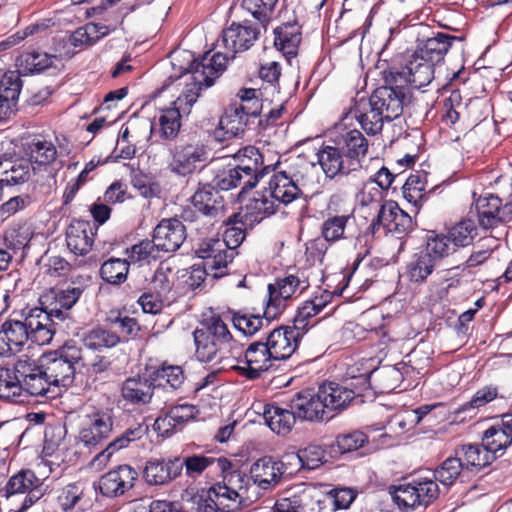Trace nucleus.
<instances>
[{
    "mask_svg": "<svg viewBox=\"0 0 512 512\" xmlns=\"http://www.w3.org/2000/svg\"><path fill=\"white\" fill-rule=\"evenodd\" d=\"M209 159V151L205 145H187L176 151L170 163L171 171L186 176L193 173L198 164L205 163Z\"/></svg>",
    "mask_w": 512,
    "mask_h": 512,
    "instance_id": "obj_29",
    "label": "nucleus"
},
{
    "mask_svg": "<svg viewBox=\"0 0 512 512\" xmlns=\"http://www.w3.org/2000/svg\"><path fill=\"white\" fill-rule=\"evenodd\" d=\"M152 236L162 252L173 253L186 239V226L176 218H164L156 225Z\"/></svg>",
    "mask_w": 512,
    "mask_h": 512,
    "instance_id": "obj_23",
    "label": "nucleus"
},
{
    "mask_svg": "<svg viewBox=\"0 0 512 512\" xmlns=\"http://www.w3.org/2000/svg\"><path fill=\"white\" fill-rule=\"evenodd\" d=\"M434 67L435 64L423 61L414 53L404 67L398 68V74L408 82V91L412 92V89H420L431 83L434 78Z\"/></svg>",
    "mask_w": 512,
    "mask_h": 512,
    "instance_id": "obj_32",
    "label": "nucleus"
},
{
    "mask_svg": "<svg viewBox=\"0 0 512 512\" xmlns=\"http://www.w3.org/2000/svg\"><path fill=\"white\" fill-rule=\"evenodd\" d=\"M114 409L111 407H93L91 412L84 416L78 438L88 448H96L105 442L113 431Z\"/></svg>",
    "mask_w": 512,
    "mask_h": 512,
    "instance_id": "obj_7",
    "label": "nucleus"
},
{
    "mask_svg": "<svg viewBox=\"0 0 512 512\" xmlns=\"http://www.w3.org/2000/svg\"><path fill=\"white\" fill-rule=\"evenodd\" d=\"M353 220V213H327V215L323 217V221L320 224V237L330 245H334L341 240L349 239L351 237V235L348 234L349 226Z\"/></svg>",
    "mask_w": 512,
    "mask_h": 512,
    "instance_id": "obj_35",
    "label": "nucleus"
},
{
    "mask_svg": "<svg viewBox=\"0 0 512 512\" xmlns=\"http://www.w3.org/2000/svg\"><path fill=\"white\" fill-rule=\"evenodd\" d=\"M31 163L24 159H5L0 161V194L3 197V185L14 186L26 183L31 177Z\"/></svg>",
    "mask_w": 512,
    "mask_h": 512,
    "instance_id": "obj_42",
    "label": "nucleus"
},
{
    "mask_svg": "<svg viewBox=\"0 0 512 512\" xmlns=\"http://www.w3.org/2000/svg\"><path fill=\"white\" fill-rule=\"evenodd\" d=\"M288 406L294 409L298 419L302 421L317 422L331 418L319 397L318 390L305 389L297 392L288 402Z\"/></svg>",
    "mask_w": 512,
    "mask_h": 512,
    "instance_id": "obj_19",
    "label": "nucleus"
},
{
    "mask_svg": "<svg viewBox=\"0 0 512 512\" xmlns=\"http://www.w3.org/2000/svg\"><path fill=\"white\" fill-rule=\"evenodd\" d=\"M274 288L278 295H282L289 301L296 295H300L309 287L307 279H301L298 275L287 274L283 277H277L273 283L268 284Z\"/></svg>",
    "mask_w": 512,
    "mask_h": 512,
    "instance_id": "obj_61",
    "label": "nucleus"
},
{
    "mask_svg": "<svg viewBox=\"0 0 512 512\" xmlns=\"http://www.w3.org/2000/svg\"><path fill=\"white\" fill-rule=\"evenodd\" d=\"M303 336L291 325L274 328L266 337L265 344L269 347L277 361L289 359L297 350Z\"/></svg>",
    "mask_w": 512,
    "mask_h": 512,
    "instance_id": "obj_21",
    "label": "nucleus"
},
{
    "mask_svg": "<svg viewBox=\"0 0 512 512\" xmlns=\"http://www.w3.org/2000/svg\"><path fill=\"white\" fill-rule=\"evenodd\" d=\"M98 226L90 220L72 219L65 229L68 250L75 256H86L95 242Z\"/></svg>",
    "mask_w": 512,
    "mask_h": 512,
    "instance_id": "obj_16",
    "label": "nucleus"
},
{
    "mask_svg": "<svg viewBox=\"0 0 512 512\" xmlns=\"http://www.w3.org/2000/svg\"><path fill=\"white\" fill-rule=\"evenodd\" d=\"M260 34V25L244 20L242 23L232 22L225 28L221 40L224 47L232 53L231 58H234L236 53L250 49Z\"/></svg>",
    "mask_w": 512,
    "mask_h": 512,
    "instance_id": "obj_15",
    "label": "nucleus"
},
{
    "mask_svg": "<svg viewBox=\"0 0 512 512\" xmlns=\"http://www.w3.org/2000/svg\"><path fill=\"white\" fill-rule=\"evenodd\" d=\"M234 166L243 175L246 188H254L264 176L269 174L271 164H264V157L258 148L246 146L234 156Z\"/></svg>",
    "mask_w": 512,
    "mask_h": 512,
    "instance_id": "obj_13",
    "label": "nucleus"
},
{
    "mask_svg": "<svg viewBox=\"0 0 512 512\" xmlns=\"http://www.w3.org/2000/svg\"><path fill=\"white\" fill-rule=\"evenodd\" d=\"M217 480L208 489L209 500L216 502L224 512H235L255 502L258 491H251L247 474L239 469L230 468L220 472Z\"/></svg>",
    "mask_w": 512,
    "mask_h": 512,
    "instance_id": "obj_5",
    "label": "nucleus"
},
{
    "mask_svg": "<svg viewBox=\"0 0 512 512\" xmlns=\"http://www.w3.org/2000/svg\"><path fill=\"white\" fill-rule=\"evenodd\" d=\"M203 260L204 267L211 277L218 279L228 274V265L232 263L237 251L230 250L220 239H210L203 242L196 251Z\"/></svg>",
    "mask_w": 512,
    "mask_h": 512,
    "instance_id": "obj_12",
    "label": "nucleus"
},
{
    "mask_svg": "<svg viewBox=\"0 0 512 512\" xmlns=\"http://www.w3.org/2000/svg\"><path fill=\"white\" fill-rule=\"evenodd\" d=\"M270 173L272 175L268 182V187L265 189L268 191L269 196L273 198L279 206H287L302 197L303 193L299 188V185L281 170L273 169L272 166L269 169V174Z\"/></svg>",
    "mask_w": 512,
    "mask_h": 512,
    "instance_id": "obj_25",
    "label": "nucleus"
},
{
    "mask_svg": "<svg viewBox=\"0 0 512 512\" xmlns=\"http://www.w3.org/2000/svg\"><path fill=\"white\" fill-rule=\"evenodd\" d=\"M471 212L475 211L478 224L481 228L494 229L501 224L512 221V203H503L502 199L492 193L475 197Z\"/></svg>",
    "mask_w": 512,
    "mask_h": 512,
    "instance_id": "obj_9",
    "label": "nucleus"
},
{
    "mask_svg": "<svg viewBox=\"0 0 512 512\" xmlns=\"http://www.w3.org/2000/svg\"><path fill=\"white\" fill-rule=\"evenodd\" d=\"M231 57L221 52L205 53L196 58L190 51L175 52L171 64L180 76L190 74L191 83L186 84L183 91L185 102L192 105L196 102L203 88L211 87L215 80L226 70Z\"/></svg>",
    "mask_w": 512,
    "mask_h": 512,
    "instance_id": "obj_4",
    "label": "nucleus"
},
{
    "mask_svg": "<svg viewBox=\"0 0 512 512\" xmlns=\"http://www.w3.org/2000/svg\"><path fill=\"white\" fill-rule=\"evenodd\" d=\"M357 380L351 382L352 388L341 385L334 381H325L318 386L319 397H321L327 414L329 412H341L354 401L358 402L362 397V390L355 387ZM362 402V399H360Z\"/></svg>",
    "mask_w": 512,
    "mask_h": 512,
    "instance_id": "obj_14",
    "label": "nucleus"
},
{
    "mask_svg": "<svg viewBox=\"0 0 512 512\" xmlns=\"http://www.w3.org/2000/svg\"><path fill=\"white\" fill-rule=\"evenodd\" d=\"M214 467L215 471L225 472L232 468V462L225 457H211L206 455H191L181 460V471L190 478L200 476L207 468Z\"/></svg>",
    "mask_w": 512,
    "mask_h": 512,
    "instance_id": "obj_44",
    "label": "nucleus"
},
{
    "mask_svg": "<svg viewBox=\"0 0 512 512\" xmlns=\"http://www.w3.org/2000/svg\"><path fill=\"white\" fill-rule=\"evenodd\" d=\"M267 297L263 302V317L266 319V326L272 321L277 320L288 307L289 300L278 295L274 288L267 286Z\"/></svg>",
    "mask_w": 512,
    "mask_h": 512,
    "instance_id": "obj_64",
    "label": "nucleus"
},
{
    "mask_svg": "<svg viewBox=\"0 0 512 512\" xmlns=\"http://www.w3.org/2000/svg\"><path fill=\"white\" fill-rule=\"evenodd\" d=\"M138 472L130 465L123 464L108 471L99 479V489L103 496L118 497L132 489Z\"/></svg>",
    "mask_w": 512,
    "mask_h": 512,
    "instance_id": "obj_20",
    "label": "nucleus"
},
{
    "mask_svg": "<svg viewBox=\"0 0 512 512\" xmlns=\"http://www.w3.org/2000/svg\"><path fill=\"white\" fill-rule=\"evenodd\" d=\"M130 262L125 258L110 257L99 269L100 278L113 286H120L127 280Z\"/></svg>",
    "mask_w": 512,
    "mask_h": 512,
    "instance_id": "obj_54",
    "label": "nucleus"
},
{
    "mask_svg": "<svg viewBox=\"0 0 512 512\" xmlns=\"http://www.w3.org/2000/svg\"><path fill=\"white\" fill-rule=\"evenodd\" d=\"M340 149L348 161L347 169L356 171L362 167V161L368 151V141L360 130H349L343 138Z\"/></svg>",
    "mask_w": 512,
    "mask_h": 512,
    "instance_id": "obj_38",
    "label": "nucleus"
},
{
    "mask_svg": "<svg viewBox=\"0 0 512 512\" xmlns=\"http://www.w3.org/2000/svg\"><path fill=\"white\" fill-rule=\"evenodd\" d=\"M429 257L437 264L440 260L453 254L456 249L447 234L430 231L426 238L424 249Z\"/></svg>",
    "mask_w": 512,
    "mask_h": 512,
    "instance_id": "obj_56",
    "label": "nucleus"
},
{
    "mask_svg": "<svg viewBox=\"0 0 512 512\" xmlns=\"http://www.w3.org/2000/svg\"><path fill=\"white\" fill-rule=\"evenodd\" d=\"M233 326L244 335L252 336L266 326L263 314L254 313L247 308L240 310L228 309Z\"/></svg>",
    "mask_w": 512,
    "mask_h": 512,
    "instance_id": "obj_52",
    "label": "nucleus"
},
{
    "mask_svg": "<svg viewBox=\"0 0 512 512\" xmlns=\"http://www.w3.org/2000/svg\"><path fill=\"white\" fill-rule=\"evenodd\" d=\"M273 164V169H279L298 185H305L310 182L316 172V166L309 161L305 155H293L282 159L281 157Z\"/></svg>",
    "mask_w": 512,
    "mask_h": 512,
    "instance_id": "obj_30",
    "label": "nucleus"
},
{
    "mask_svg": "<svg viewBox=\"0 0 512 512\" xmlns=\"http://www.w3.org/2000/svg\"><path fill=\"white\" fill-rule=\"evenodd\" d=\"M154 382L149 376L128 377L120 388L122 399L134 407H143L151 403L154 395Z\"/></svg>",
    "mask_w": 512,
    "mask_h": 512,
    "instance_id": "obj_24",
    "label": "nucleus"
},
{
    "mask_svg": "<svg viewBox=\"0 0 512 512\" xmlns=\"http://www.w3.org/2000/svg\"><path fill=\"white\" fill-rule=\"evenodd\" d=\"M446 234L457 250L473 243L477 236V227L473 220L463 219L450 227Z\"/></svg>",
    "mask_w": 512,
    "mask_h": 512,
    "instance_id": "obj_58",
    "label": "nucleus"
},
{
    "mask_svg": "<svg viewBox=\"0 0 512 512\" xmlns=\"http://www.w3.org/2000/svg\"><path fill=\"white\" fill-rule=\"evenodd\" d=\"M383 84L377 87L366 101L372 125L382 128L395 120H400L404 107L410 104L412 92L408 91L407 81L398 74L397 67L381 71Z\"/></svg>",
    "mask_w": 512,
    "mask_h": 512,
    "instance_id": "obj_3",
    "label": "nucleus"
},
{
    "mask_svg": "<svg viewBox=\"0 0 512 512\" xmlns=\"http://www.w3.org/2000/svg\"><path fill=\"white\" fill-rule=\"evenodd\" d=\"M287 464L295 469V473L301 468L314 470L324 463L325 450L320 445L310 444L297 453L285 454Z\"/></svg>",
    "mask_w": 512,
    "mask_h": 512,
    "instance_id": "obj_47",
    "label": "nucleus"
},
{
    "mask_svg": "<svg viewBox=\"0 0 512 512\" xmlns=\"http://www.w3.org/2000/svg\"><path fill=\"white\" fill-rule=\"evenodd\" d=\"M42 364L46 370V377L51 385L57 387H70L75 380L76 367L62 360L53 353L42 358Z\"/></svg>",
    "mask_w": 512,
    "mask_h": 512,
    "instance_id": "obj_41",
    "label": "nucleus"
},
{
    "mask_svg": "<svg viewBox=\"0 0 512 512\" xmlns=\"http://www.w3.org/2000/svg\"><path fill=\"white\" fill-rule=\"evenodd\" d=\"M45 492L43 479L31 469H21L8 479L4 488L0 490V496L8 499L14 495L26 494L19 509L23 512L37 503Z\"/></svg>",
    "mask_w": 512,
    "mask_h": 512,
    "instance_id": "obj_8",
    "label": "nucleus"
},
{
    "mask_svg": "<svg viewBox=\"0 0 512 512\" xmlns=\"http://www.w3.org/2000/svg\"><path fill=\"white\" fill-rule=\"evenodd\" d=\"M181 475V459H150L146 462L143 477L149 485H165Z\"/></svg>",
    "mask_w": 512,
    "mask_h": 512,
    "instance_id": "obj_27",
    "label": "nucleus"
},
{
    "mask_svg": "<svg viewBox=\"0 0 512 512\" xmlns=\"http://www.w3.org/2000/svg\"><path fill=\"white\" fill-rule=\"evenodd\" d=\"M265 424L277 435H288L298 419L294 409L282 407L276 403H267L263 408Z\"/></svg>",
    "mask_w": 512,
    "mask_h": 512,
    "instance_id": "obj_34",
    "label": "nucleus"
},
{
    "mask_svg": "<svg viewBox=\"0 0 512 512\" xmlns=\"http://www.w3.org/2000/svg\"><path fill=\"white\" fill-rule=\"evenodd\" d=\"M436 263L428 253L420 250L414 253L406 264L405 276L414 284H422L433 273Z\"/></svg>",
    "mask_w": 512,
    "mask_h": 512,
    "instance_id": "obj_51",
    "label": "nucleus"
},
{
    "mask_svg": "<svg viewBox=\"0 0 512 512\" xmlns=\"http://www.w3.org/2000/svg\"><path fill=\"white\" fill-rule=\"evenodd\" d=\"M241 101L245 104L230 107L226 110L224 117H221L217 128H224V125L237 123L240 125H250L258 119L261 109V103L256 96V90L253 88L242 89L239 93Z\"/></svg>",
    "mask_w": 512,
    "mask_h": 512,
    "instance_id": "obj_17",
    "label": "nucleus"
},
{
    "mask_svg": "<svg viewBox=\"0 0 512 512\" xmlns=\"http://www.w3.org/2000/svg\"><path fill=\"white\" fill-rule=\"evenodd\" d=\"M481 443L496 460L512 444V430L502 418L483 432Z\"/></svg>",
    "mask_w": 512,
    "mask_h": 512,
    "instance_id": "obj_37",
    "label": "nucleus"
},
{
    "mask_svg": "<svg viewBox=\"0 0 512 512\" xmlns=\"http://www.w3.org/2000/svg\"><path fill=\"white\" fill-rule=\"evenodd\" d=\"M74 55L73 51H60L55 49L54 54H49L40 51H26L21 53L16 59L17 71L16 74L21 76H28L40 74L48 69L56 68L53 60L69 59Z\"/></svg>",
    "mask_w": 512,
    "mask_h": 512,
    "instance_id": "obj_18",
    "label": "nucleus"
},
{
    "mask_svg": "<svg viewBox=\"0 0 512 512\" xmlns=\"http://www.w3.org/2000/svg\"><path fill=\"white\" fill-rule=\"evenodd\" d=\"M32 236L33 232L29 225L16 224L4 232V245L16 253L29 244Z\"/></svg>",
    "mask_w": 512,
    "mask_h": 512,
    "instance_id": "obj_63",
    "label": "nucleus"
},
{
    "mask_svg": "<svg viewBox=\"0 0 512 512\" xmlns=\"http://www.w3.org/2000/svg\"><path fill=\"white\" fill-rule=\"evenodd\" d=\"M85 483L73 482L58 491L57 503L64 512L77 509L85 511L90 506V500L85 495Z\"/></svg>",
    "mask_w": 512,
    "mask_h": 512,
    "instance_id": "obj_46",
    "label": "nucleus"
},
{
    "mask_svg": "<svg viewBox=\"0 0 512 512\" xmlns=\"http://www.w3.org/2000/svg\"><path fill=\"white\" fill-rule=\"evenodd\" d=\"M52 316L62 318L63 313L60 309L47 312L43 308L33 307L22 311V319H7L0 330V354L18 353L28 340L37 345L49 344L55 334Z\"/></svg>",
    "mask_w": 512,
    "mask_h": 512,
    "instance_id": "obj_1",
    "label": "nucleus"
},
{
    "mask_svg": "<svg viewBox=\"0 0 512 512\" xmlns=\"http://www.w3.org/2000/svg\"><path fill=\"white\" fill-rule=\"evenodd\" d=\"M331 294L328 291L314 296L312 299L304 301L296 311L292 320V328L304 336L316 322L313 320L330 303Z\"/></svg>",
    "mask_w": 512,
    "mask_h": 512,
    "instance_id": "obj_26",
    "label": "nucleus"
},
{
    "mask_svg": "<svg viewBox=\"0 0 512 512\" xmlns=\"http://www.w3.org/2000/svg\"><path fill=\"white\" fill-rule=\"evenodd\" d=\"M212 183L219 191H228L238 186H242L241 193L250 189L245 187V180L243 175L232 162L225 165L216 173Z\"/></svg>",
    "mask_w": 512,
    "mask_h": 512,
    "instance_id": "obj_60",
    "label": "nucleus"
},
{
    "mask_svg": "<svg viewBox=\"0 0 512 512\" xmlns=\"http://www.w3.org/2000/svg\"><path fill=\"white\" fill-rule=\"evenodd\" d=\"M318 161L326 176L330 178L338 174L347 175L354 171L347 169L348 161L340 147L324 146L318 153Z\"/></svg>",
    "mask_w": 512,
    "mask_h": 512,
    "instance_id": "obj_50",
    "label": "nucleus"
},
{
    "mask_svg": "<svg viewBox=\"0 0 512 512\" xmlns=\"http://www.w3.org/2000/svg\"><path fill=\"white\" fill-rule=\"evenodd\" d=\"M464 39L463 36H454L444 32L433 33L432 37L418 43L414 53L423 61L437 65L444 61L446 54L455 43L463 42Z\"/></svg>",
    "mask_w": 512,
    "mask_h": 512,
    "instance_id": "obj_22",
    "label": "nucleus"
},
{
    "mask_svg": "<svg viewBox=\"0 0 512 512\" xmlns=\"http://www.w3.org/2000/svg\"><path fill=\"white\" fill-rule=\"evenodd\" d=\"M383 208L386 210V228L389 233H393L401 239L414 230L416 223L407 212L399 207L396 202H386L383 204Z\"/></svg>",
    "mask_w": 512,
    "mask_h": 512,
    "instance_id": "obj_49",
    "label": "nucleus"
},
{
    "mask_svg": "<svg viewBox=\"0 0 512 512\" xmlns=\"http://www.w3.org/2000/svg\"><path fill=\"white\" fill-rule=\"evenodd\" d=\"M191 203L198 211L206 212L219 220L226 210L225 199L213 184L200 186L191 197Z\"/></svg>",
    "mask_w": 512,
    "mask_h": 512,
    "instance_id": "obj_31",
    "label": "nucleus"
},
{
    "mask_svg": "<svg viewBox=\"0 0 512 512\" xmlns=\"http://www.w3.org/2000/svg\"><path fill=\"white\" fill-rule=\"evenodd\" d=\"M147 376L154 382L155 387L165 390H180L186 380L184 369L180 365L170 364L163 361L159 365L145 367Z\"/></svg>",
    "mask_w": 512,
    "mask_h": 512,
    "instance_id": "obj_28",
    "label": "nucleus"
},
{
    "mask_svg": "<svg viewBox=\"0 0 512 512\" xmlns=\"http://www.w3.org/2000/svg\"><path fill=\"white\" fill-rule=\"evenodd\" d=\"M222 222L227 227L223 232V239L221 241L225 243L228 249L237 251V248L246 238V226L249 225V222H246L240 212L230 215Z\"/></svg>",
    "mask_w": 512,
    "mask_h": 512,
    "instance_id": "obj_53",
    "label": "nucleus"
},
{
    "mask_svg": "<svg viewBox=\"0 0 512 512\" xmlns=\"http://www.w3.org/2000/svg\"><path fill=\"white\" fill-rule=\"evenodd\" d=\"M413 368L404 362L396 365H384L372 370L360 372V368L352 366L348 369L347 374L352 380H357L355 387L362 392L372 389L375 392L384 394L390 393L397 389L405 376L412 372Z\"/></svg>",
    "mask_w": 512,
    "mask_h": 512,
    "instance_id": "obj_6",
    "label": "nucleus"
},
{
    "mask_svg": "<svg viewBox=\"0 0 512 512\" xmlns=\"http://www.w3.org/2000/svg\"><path fill=\"white\" fill-rule=\"evenodd\" d=\"M22 88V80L16 72H6L0 81V121L14 112Z\"/></svg>",
    "mask_w": 512,
    "mask_h": 512,
    "instance_id": "obj_39",
    "label": "nucleus"
},
{
    "mask_svg": "<svg viewBox=\"0 0 512 512\" xmlns=\"http://www.w3.org/2000/svg\"><path fill=\"white\" fill-rule=\"evenodd\" d=\"M465 470L458 456L446 458L433 472L435 482L438 481L445 487L452 486L461 472Z\"/></svg>",
    "mask_w": 512,
    "mask_h": 512,
    "instance_id": "obj_62",
    "label": "nucleus"
},
{
    "mask_svg": "<svg viewBox=\"0 0 512 512\" xmlns=\"http://www.w3.org/2000/svg\"><path fill=\"white\" fill-rule=\"evenodd\" d=\"M81 343L88 352L101 353L120 344V338L115 331L102 326L94 327L81 335Z\"/></svg>",
    "mask_w": 512,
    "mask_h": 512,
    "instance_id": "obj_45",
    "label": "nucleus"
},
{
    "mask_svg": "<svg viewBox=\"0 0 512 512\" xmlns=\"http://www.w3.org/2000/svg\"><path fill=\"white\" fill-rule=\"evenodd\" d=\"M133 263L150 264L161 258V249L155 239H143L126 250Z\"/></svg>",
    "mask_w": 512,
    "mask_h": 512,
    "instance_id": "obj_57",
    "label": "nucleus"
},
{
    "mask_svg": "<svg viewBox=\"0 0 512 512\" xmlns=\"http://www.w3.org/2000/svg\"><path fill=\"white\" fill-rule=\"evenodd\" d=\"M195 355L201 362L233 358L242 354V345L234 339L222 315L213 308L202 314L200 326L193 332Z\"/></svg>",
    "mask_w": 512,
    "mask_h": 512,
    "instance_id": "obj_2",
    "label": "nucleus"
},
{
    "mask_svg": "<svg viewBox=\"0 0 512 512\" xmlns=\"http://www.w3.org/2000/svg\"><path fill=\"white\" fill-rule=\"evenodd\" d=\"M274 46L286 58L295 57L302 40L301 27L297 22H286L274 29Z\"/></svg>",
    "mask_w": 512,
    "mask_h": 512,
    "instance_id": "obj_43",
    "label": "nucleus"
},
{
    "mask_svg": "<svg viewBox=\"0 0 512 512\" xmlns=\"http://www.w3.org/2000/svg\"><path fill=\"white\" fill-rule=\"evenodd\" d=\"M180 218L186 229L189 228L201 235L209 233L212 227L220 221L206 212L198 211L193 205L184 207Z\"/></svg>",
    "mask_w": 512,
    "mask_h": 512,
    "instance_id": "obj_55",
    "label": "nucleus"
},
{
    "mask_svg": "<svg viewBox=\"0 0 512 512\" xmlns=\"http://www.w3.org/2000/svg\"><path fill=\"white\" fill-rule=\"evenodd\" d=\"M244 360L246 366L233 365L231 370L250 381L260 379L277 361L263 341L250 343L244 350Z\"/></svg>",
    "mask_w": 512,
    "mask_h": 512,
    "instance_id": "obj_11",
    "label": "nucleus"
},
{
    "mask_svg": "<svg viewBox=\"0 0 512 512\" xmlns=\"http://www.w3.org/2000/svg\"><path fill=\"white\" fill-rule=\"evenodd\" d=\"M279 207L276 201L269 196L268 191L264 189L254 193L253 197L249 199L242 216L246 222H249V225H252L275 214Z\"/></svg>",
    "mask_w": 512,
    "mask_h": 512,
    "instance_id": "obj_40",
    "label": "nucleus"
},
{
    "mask_svg": "<svg viewBox=\"0 0 512 512\" xmlns=\"http://www.w3.org/2000/svg\"><path fill=\"white\" fill-rule=\"evenodd\" d=\"M454 453L466 471L479 473L484 468L490 466L495 457L490 454L482 443H467L455 448Z\"/></svg>",
    "mask_w": 512,
    "mask_h": 512,
    "instance_id": "obj_33",
    "label": "nucleus"
},
{
    "mask_svg": "<svg viewBox=\"0 0 512 512\" xmlns=\"http://www.w3.org/2000/svg\"><path fill=\"white\" fill-rule=\"evenodd\" d=\"M369 105L365 100L356 102L348 111H346L340 120L333 125L332 128H350L357 122L361 128H373L370 114L368 112Z\"/></svg>",
    "mask_w": 512,
    "mask_h": 512,
    "instance_id": "obj_59",
    "label": "nucleus"
},
{
    "mask_svg": "<svg viewBox=\"0 0 512 512\" xmlns=\"http://www.w3.org/2000/svg\"><path fill=\"white\" fill-rule=\"evenodd\" d=\"M105 323L110 328H115L120 343H126L139 337L141 326L137 319L128 316L120 310H110L105 317Z\"/></svg>",
    "mask_w": 512,
    "mask_h": 512,
    "instance_id": "obj_48",
    "label": "nucleus"
},
{
    "mask_svg": "<svg viewBox=\"0 0 512 512\" xmlns=\"http://www.w3.org/2000/svg\"><path fill=\"white\" fill-rule=\"evenodd\" d=\"M24 151L33 170L37 168L46 170L57 159L56 146L45 138L34 137L25 144Z\"/></svg>",
    "mask_w": 512,
    "mask_h": 512,
    "instance_id": "obj_36",
    "label": "nucleus"
},
{
    "mask_svg": "<svg viewBox=\"0 0 512 512\" xmlns=\"http://www.w3.org/2000/svg\"><path fill=\"white\" fill-rule=\"evenodd\" d=\"M286 456L280 459H274L271 456H265L258 459L250 468L249 484L252 486L251 491H257V487L261 489H269L276 485L283 476H292L295 469L287 463Z\"/></svg>",
    "mask_w": 512,
    "mask_h": 512,
    "instance_id": "obj_10",
    "label": "nucleus"
}]
</instances>
